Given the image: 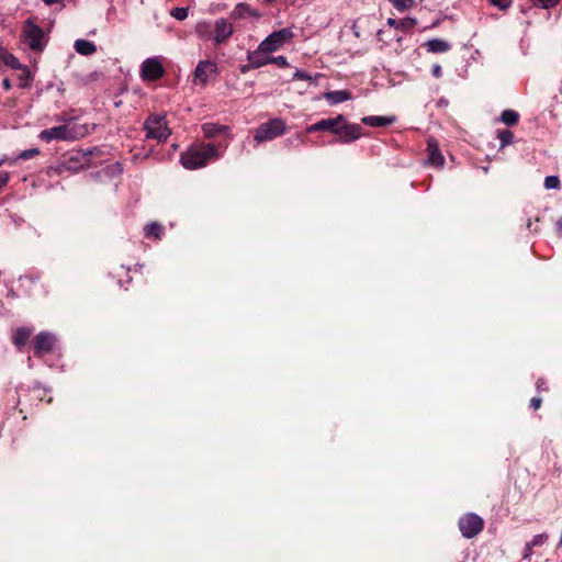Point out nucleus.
<instances>
[{"label": "nucleus", "instance_id": "f257e3e1", "mask_svg": "<svg viewBox=\"0 0 562 562\" xmlns=\"http://www.w3.org/2000/svg\"><path fill=\"white\" fill-rule=\"evenodd\" d=\"M220 154L212 144L194 143L180 155V164L184 169L196 170L205 167L211 160L218 159Z\"/></svg>", "mask_w": 562, "mask_h": 562}, {"label": "nucleus", "instance_id": "f03ea898", "mask_svg": "<svg viewBox=\"0 0 562 562\" xmlns=\"http://www.w3.org/2000/svg\"><path fill=\"white\" fill-rule=\"evenodd\" d=\"M144 130L146 131V138L155 139L158 143L166 142L171 134L165 114H150L144 123Z\"/></svg>", "mask_w": 562, "mask_h": 562}, {"label": "nucleus", "instance_id": "7ed1b4c3", "mask_svg": "<svg viewBox=\"0 0 562 562\" xmlns=\"http://www.w3.org/2000/svg\"><path fill=\"white\" fill-rule=\"evenodd\" d=\"M286 131V123L282 119H271L261 123L254 132V139L257 144L272 140Z\"/></svg>", "mask_w": 562, "mask_h": 562}, {"label": "nucleus", "instance_id": "20e7f679", "mask_svg": "<svg viewBox=\"0 0 562 562\" xmlns=\"http://www.w3.org/2000/svg\"><path fill=\"white\" fill-rule=\"evenodd\" d=\"M80 136H83V133L78 131L76 127H70L68 125H58L50 128H46L40 133V138L45 142L52 140H72Z\"/></svg>", "mask_w": 562, "mask_h": 562}, {"label": "nucleus", "instance_id": "39448f33", "mask_svg": "<svg viewBox=\"0 0 562 562\" xmlns=\"http://www.w3.org/2000/svg\"><path fill=\"white\" fill-rule=\"evenodd\" d=\"M458 527L462 536L472 539L484 528V520L474 513H468L459 518Z\"/></svg>", "mask_w": 562, "mask_h": 562}, {"label": "nucleus", "instance_id": "423d86ee", "mask_svg": "<svg viewBox=\"0 0 562 562\" xmlns=\"http://www.w3.org/2000/svg\"><path fill=\"white\" fill-rule=\"evenodd\" d=\"M165 75V68L159 57H150L143 61L140 67V76L143 80L155 81Z\"/></svg>", "mask_w": 562, "mask_h": 562}, {"label": "nucleus", "instance_id": "0eeeda50", "mask_svg": "<svg viewBox=\"0 0 562 562\" xmlns=\"http://www.w3.org/2000/svg\"><path fill=\"white\" fill-rule=\"evenodd\" d=\"M362 127L359 124L341 123L336 131L337 140L340 143H351L361 137Z\"/></svg>", "mask_w": 562, "mask_h": 562}, {"label": "nucleus", "instance_id": "6e6552de", "mask_svg": "<svg viewBox=\"0 0 562 562\" xmlns=\"http://www.w3.org/2000/svg\"><path fill=\"white\" fill-rule=\"evenodd\" d=\"M56 338L53 334L42 331L34 338V355L41 357L54 350Z\"/></svg>", "mask_w": 562, "mask_h": 562}, {"label": "nucleus", "instance_id": "1a4fd4ad", "mask_svg": "<svg viewBox=\"0 0 562 562\" xmlns=\"http://www.w3.org/2000/svg\"><path fill=\"white\" fill-rule=\"evenodd\" d=\"M217 65L211 60H201L194 70V83L205 86L211 76L217 74Z\"/></svg>", "mask_w": 562, "mask_h": 562}, {"label": "nucleus", "instance_id": "9d476101", "mask_svg": "<svg viewBox=\"0 0 562 562\" xmlns=\"http://www.w3.org/2000/svg\"><path fill=\"white\" fill-rule=\"evenodd\" d=\"M345 121L346 117L341 114L337 115L336 117L324 119L308 126L307 132L313 133L318 131H328L333 134H336L338 125L345 123Z\"/></svg>", "mask_w": 562, "mask_h": 562}, {"label": "nucleus", "instance_id": "9b49d317", "mask_svg": "<svg viewBox=\"0 0 562 562\" xmlns=\"http://www.w3.org/2000/svg\"><path fill=\"white\" fill-rule=\"evenodd\" d=\"M428 161L434 166H442L445 158L441 155L438 144L434 138L427 140Z\"/></svg>", "mask_w": 562, "mask_h": 562}, {"label": "nucleus", "instance_id": "f8f14e48", "mask_svg": "<svg viewBox=\"0 0 562 562\" xmlns=\"http://www.w3.org/2000/svg\"><path fill=\"white\" fill-rule=\"evenodd\" d=\"M4 66L15 69L21 68V63L13 54L0 45V71H3Z\"/></svg>", "mask_w": 562, "mask_h": 562}, {"label": "nucleus", "instance_id": "ddd939ff", "mask_svg": "<svg viewBox=\"0 0 562 562\" xmlns=\"http://www.w3.org/2000/svg\"><path fill=\"white\" fill-rule=\"evenodd\" d=\"M285 37H266L257 49L261 50L262 54L268 55L271 52L277 50L284 42Z\"/></svg>", "mask_w": 562, "mask_h": 562}, {"label": "nucleus", "instance_id": "4468645a", "mask_svg": "<svg viewBox=\"0 0 562 562\" xmlns=\"http://www.w3.org/2000/svg\"><path fill=\"white\" fill-rule=\"evenodd\" d=\"M325 100L330 104H338L351 99V93L348 90H335L324 93Z\"/></svg>", "mask_w": 562, "mask_h": 562}, {"label": "nucleus", "instance_id": "2eb2a0df", "mask_svg": "<svg viewBox=\"0 0 562 562\" xmlns=\"http://www.w3.org/2000/svg\"><path fill=\"white\" fill-rule=\"evenodd\" d=\"M395 119L393 116L369 115L361 119V122L368 126L381 127L391 125Z\"/></svg>", "mask_w": 562, "mask_h": 562}, {"label": "nucleus", "instance_id": "dca6fc26", "mask_svg": "<svg viewBox=\"0 0 562 562\" xmlns=\"http://www.w3.org/2000/svg\"><path fill=\"white\" fill-rule=\"evenodd\" d=\"M15 70H19V74H18L19 88H21V89L30 88L34 77H33L32 72L30 71L29 67L26 65L21 64V68H15Z\"/></svg>", "mask_w": 562, "mask_h": 562}, {"label": "nucleus", "instance_id": "f3484780", "mask_svg": "<svg viewBox=\"0 0 562 562\" xmlns=\"http://www.w3.org/2000/svg\"><path fill=\"white\" fill-rule=\"evenodd\" d=\"M425 46L427 47V50L430 53H446L450 49L451 45L439 38H432L425 43Z\"/></svg>", "mask_w": 562, "mask_h": 562}, {"label": "nucleus", "instance_id": "a211bd4d", "mask_svg": "<svg viewBox=\"0 0 562 562\" xmlns=\"http://www.w3.org/2000/svg\"><path fill=\"white\" fill-rule=\"evenodd\" d=\"M233 15L239 19L247 16L258 18L259 13L247 3H238L233 10Z\"/></svg>", "mask_w": 562, "mask_h": 562}, {"label": "nucleus", "instance_id": "6ab92c4d", "mask_svg": "<svg viewBox=\"0 0 562 562\" xmlns=\"http://www.w3.org/2000/svg\"><path fill=\"white\" fill-rule=\"evenodd\" d=\"M248 61L252 63L255 68H259L270 63V57L261 53V50L256 49L254 52L248 53Z\"/></svg>", "mask_w": 562, "mask_h": 562}, {"label": "nucleus", "instance_id": "aec40b11", "mask_svg": "<svg viewBox=\"0 0 562 562\" xmlns=\"http://www.w3.org/2000/svg\"><path fill=\"white\" fill-rule=\"evenodd\" d=\"M226 130H227L226 126H223V125H220L216 123H204L202 125V131L206 138H213Z\"/></svg>", "mask_w": 562, "mask_h": 562}, {"label": "nucleus", "instance_id": "412c9836", "mask_svg": "<svg viewBox=\"0 0 562 562\" xmlns=\"http://www.w3.org/2000/svg\"><path fill=\"white\" fill-rule=\"evenodd\" d=\"M32 334V330L29 329V328H24V327H21V328H18L13 335V344L18 347V348H21L22 346H24L26 344V341L29 340L30 336Z\"/></svg>", "mask_w": 562, "mask_h": 562}, {"label": "nucleus", "instance_id": "4be33fe9", "mask_svg": "<svg viewBox=\"0 0 562 562\" xmlns=\"http://www.w3.org/2000/svg\"><path fill=\"white\" fill-rule=\"evenodd\" d=\"M146 237H154L156 239H161L164 235V226L157 222L149 223L144 228Z\"/></svg>", "mask_w": 562, "mask_h": 562}, {"label": "nucleus", "instance_id": "5701e85b", "mask_svg": "<svg viewBox=\"0 0 562 562\" xmlns=\"http://www.w3.org/2000/svg\"><path fill=\"white\" fill-rule=\"evenodd\" d=\"M501 122L504 123L507 126H514L519 121V114L518 112L514 110H504L499 117Z\"/></svg>", "mask_w": 562, "mask_h": 562}, {"label": "nucleus", "instance_id": "b1692460", "mask_svg": "<svg viewBox=\"0 0 562 562\" xmlns=\"http://www.w3.org/2000/svg\"><path fill=\"white\" fill-rule=\"evenodd\" d=\"M75 49L81 55H91L95 50V46L86 40H77L75 42Z\"/></svg>", "mask_w": 562, "mask_h": 562}, {"label": "nucleus", "instance_id": "393cba45", "mask_svg": "<svg viewBox=\"0 0 562 562\" xmlns=\"http://www.w3.org/2000/svg\"><path fill=\"white\" fill-rule=\"evenodd\" d=\"M232 24L226 19H218L215 22V35H232Z\"/></svg>", "mask_w": 562, "mask_h": 562}, {"label": "nucleus", "instance_id": "a878e982", "mask_svg": "<svg viewBox=\"0 0 562 562\" xmlns=\"http://www.w3.org/2000/svg\"><path fill=\"white\" fill-rule=\"evenodd\" d=\"M322 76L323 75H321V74H316L314 77H312L310 74L296 68L293 74L292 79L293 80H306L312 83H316L317 79L321 78Z\"/></svg>", "mask_w": 562, "mask_h": 562}, {"label": "nucleus", "instance_id": "bb28decb", "mask_svg": "<svg viewBox=\"0 0 562 562\" xmlns=\"http://www.w3.org/2000/svg\"><path fill=\"white\" fill-rule=\"evenodd\" d=\"M497 138L501 142V148L510 145L514 140V134L509 130L497 131Z\"/></svg>", "mask_w": 562, "mask_h": 562}, {"label": "nucleus", "instance_id": "cd10ccee", "mask_svg": "<svg viewBox=\"0 0 562 562\" xmlns=\"http://www.w3.org/2000/svg\"><path fill=\"white\" fill-rule=\"evenodd\" d=\"M390 2L400 12L409 10L415 5V0H390Z\"/></svg>", "mask_w": 562, "mask_h": 562}, {"label": "nucleus", "instance_id": "c85d7f7f", "mask_svg": "<svg viewBox=\"0 0 562 562\" xmlns=\"http://www.w3.org/2000/svg\"><path fill=\"white\" fill-rule=\"evenodd\" d=\"M29 46L33 50L41 52L43 50L44 46L46 45V42L44 41L45 37H29Z\"/></svg>", "mask_w": 562, "mask_h": 562}, {"label": "nucleus", "instance_id": "c756f323", "mask_svg": "<svg viewBox=\"0 0 562 562\" xmlns=\"http://www.w3.org/2000/svg\"><path fill=\"white\" fill-rule=\"evenodd\" d=\"M532 3L541 9H552L557 7L560 2V0H531Z\"/></svg>", "mask_w": 562, "mask_h": 562}, {"label": "nucleus", "instance_id": "7c9ffc66", "mask_svg": "<svg viewBox=\"0 0 562 562\" xmlns=\"http://www.w3.org/2000/svg\"><path fill=\"white\" fill-rule=\"evenodd\" d=\"M561 186L560 179L558 176H548L544 179V188L548 190L559 189Z\"/></svg>", "mask_w": 562, "mask_h": 562}, {"label": "nucleus", "instance_id": "2f4dec72", "mask_svg": "<svg viewBox=\"0 0 562 562\" xmlns=\"http://www.w3.org/2000/svg\"><path fill=\"white\" fill-rule=\"evenodd\" d=\"M24 35H44V32L35 24H33L30 20L26 22V27L24 30Z\"/></svg>", "mask_w": 562, "mask_h": 562}, {"label": "nucleus", "instance_id": "473e14b6", "mask_svg": "<svg viewBox=\"0 0 562 562\" xmlns=\"http://www.w3.org/2000/svg\"><path fill=\"white\" fill-rule=\"evenodd\" d=\"M171 16L178 21H182L188 16V8L178 7L171 10Z\"/></svg>", "mask_w": 562, "mask_h": 562}, {"label": "nucleus", "instance_id": "72a5a7b5", "mask_svg": "<svg viewBox=\"0 0 562 562\" xmlns=\"http://www.w3.org/2000/svg\"><path fill=\"white\" fill-rule=\"evenodd\" d=\"M488 2L493 7L499 9L502 11L508 9L512 5V0H488Z\"/></svg>", "mask_w": 562, "mask_h": 562}, {"label": "nucleus", "instance_id": "f704fd0d", "mask_svg": "<svg viewBox=\"0 0 562 562\" xmlns=\"http://www.w3.org/2000/svg\"><path fill=\"white\" fill-rule=\"evenodd\" d=\"M547 540H548V535L539 533V535H536L529 543L532 547H540V546H543L547 542Z\"/></svg>", "mask_w": 562, "mask_h": 562}, {"label": "nucleus", "instance_id": "c9c22d12", "mask_svg": "<svg viewBox=\"0 0 562 562\" xmlns=\"http://www.w3.org/2000/svg\"><path fill=\"white\" fill-rule=\"evenodd\" d=\"M40 154V150L37 148H31V149H26V150H23L19 158L23 159V160H27V159H31L35 156H37Z\"/></svg>", "mask_w": 562, "mask_h": 562}, {"label": "nucleus", "instance_id": "e433bc0d", "mask_svg": "<svg viewBox=\"0 0 562 562\" xmlns=\"http://www.w3.org/2000/svg\"><path fill=\"white\" fill-rule=\"evenodd\" d=\"M270 63L277 64L279 67H288L289 63L284 56L270 57Z\"/></svg>", "mask_w": 562, "mask_h": 562}, {"label": "nucleus", "instance_id": "4c0bfd02", "mask_svg": "<svg viewBox=\"0 0 562 562\" xmlns=\"http://www.w3.org/2000/svg\"><path fill=\"white\" fill-rule=\"evenodd\" d=\"M536 387L538 391H548L547 381L543 378H539L536 382Z\"/></svg>", "mask_w": 562, "mask_h": 562}, {"label": "nucleus", "instance_id": "58836bf2", "mask_svg": "<svg viewBox=\"0 0 562 562\" xmlns=\"http://www.w3.org/2000/svg\"><path fill=\"white\" fill-rule=\"evenodd\" d=\"M542 400L540 397H532L530 400V407L533 409L540 408Z\"/></svg>", "mask_w": 562, "mask_h": 562}, {"label": "nucleus", "instance_id": "ea45409f", "mask_svg": "<svg viewBox=\"0 0 562 562\" xmlns=\"http://www.w3.org/2000/svg\"><path fill=\"white\" fill-rule=\"evenodd\" d=\"M532 546H530V543H526V547H525V551H524V555L522 558L526 560V559H530V557L532 555Z\"/></svg>", "mask_w": 562, "mask_h": 562}, {"label": "nucleus", "instance_id": "a19ab883", "mask_svg": "<svg viewBox=\"0 0 562 562\" xmlns=\"http://www.w3.org/2000/svg\"><path fill=\"white\" fill-rule=\"evenodd\" d=\"M269 35H278V36H281V35H292L288 29H281V30H278V31H273L271 32Z\"/></svg>", "mask_w": 562, "mask_h": 562}, {"label": "nucleus", "instance_id": "79ce46f5", "mask_svg": "<svg viewBox=\"0 0 562 562\" xmlns=\"http://www.w3.org/2000/svg\"><path fill=\"white\" fill-rule=\"evenodd\" d=\"M431 72H432L434 77L440 78L441 77V67H440V65H434L432 69H431Z\"/></svg>", "mask_w": 562, "mask_h": 562}, {"label": "nucleus", "instance_id": "37998d69", "mask_svg": "<svg viewBox=\"0 0 562 562\" xmlns=\"http://www.w3.org/2000/svg\"><path fill=\"white\" fill-rule=\"evenodd\" d=\"M250 69H255V66H252V63L250 61L246 65L240 66V72L243 74L248 72Z\"/></svg>", "mask_w": 562, "mask_h": 562}, {"label": "nucleus", "instance_id": "c03bdc74", "mask_svg": "<svg viewBox=\"0 0 562 562\" xmlns=\"http://www.w3.org/2000/svg\"><path fill=\"white\" fill-rule=\"evenodd\" d=\"M2 87L5 91H9L12 88L11 80L9 78H4L2 80Z\"/></svg>", "mask_w": 562, "mask_h": 562}, {"label": "nucleus", "instance_id": "a18cd8bd", "mask_svg": "<svg viewBox=\"0 0 562 562\" xmlns=\"http://www.w3.org/2000/svg\"><path fill=\"white\" fill-rule=\"evenodd\" d=\"M46 4L50 5V4H55V3H58L60 2L61 0H43Z\"/></svg>", "mask_w": 562, "mask_h": 562}, {"label": "nucleus", "instance_id": "49530a36", "mask_svg": "<svg viewBox=\"0 0 562 562\" xmlns=\"http://www.w3.org/2000/svg\"><path fill=\"white\" fill-rule=\"evenodd\" d=\"M557 228L560 231V233L562 234V218H560L558 222H557Z\"/></svg>", "mask_w": 562, "mask_h": 562}, {"label": "nucleus", "instance_id": "de8ad7c7", "mask_svg": "<svg viewBox=\"0 0 562 562\" xmlns=\"http://www.w3.org/2000/svg\"><path fill=\"white\" fill-rule=\"evenodd\" d=\"M226 37H220V36H216L215 40H216V44H221Z\"/></svg>", "mask_w": 562, "mask_h": 562}, {"label": "nucleus", "instance_id": "09e8293b", "mask_svg": "<svg viewBox=\"0 0 562 562\" xmlns=\"http://www.w3.org/2000/svg\"><path fill=\"white\" fill-rule=\"evenodd\" d=\"M387 23H389V24H395V20H394V19H389V20H387Z\"/></svg>", "mask_w": 562, "mask_h": 562}]
</instances>
